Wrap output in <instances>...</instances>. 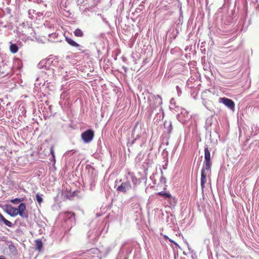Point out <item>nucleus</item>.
Segmentation results:
<instances>
[{"instance_id": "nucleus-1", "label": "nucleus", "mask_w": 259, "mask_h": 259, "mask_svg": "<svg viewBox=\"0 0 259 259\" xmlns=\"http://www.w3.org/2000/svg\"><path fill=\"white\" fill-rule=\"evenodd\" d=\"M139 131H140L141 132L142 131L141 128L140 129L136 128H134L133 135L134 137L135 136V138L133 141L132 143L133 144L136 141L141 140V143H140V146H142V144L146 142L147 136L145 131H143L140 134H139Z\"/></svg>"}, {"instance_id": "nucleus-2", "label": "nucleus", "mask_w": 259, "mask_h": 259, "mask_svg": "<svg viewBox=\"0 0 259 259\" xmlns=\"http://www.w3.org/2000/svg\"><path fill=\"white\" fill-rule=\"evenodd\" d=\"M94 137V132L92 130H88L83 132L81 135V139L84 143H89L91 142Z\"/></svg>"}, {"instance_id": "nucleus-3", "label": "nucleus", "mask_w": 259, "mask_h": 259, "mask_svg": "<svg viewBox=\"0 0 259 259\" xmlns=\"http://www.w3.org/2000/svg\"><path fill=\"white\" fill-rule=\"evenodd\" d=\"M204 166L207 170H210L211 168V162L210 160V153L208 147L204 148Z\"/></svg>"}, {"instance_id": "nucleus-4", "label": "nucleus", "mask_w": 259, "mask_h": 259, "mask_svg": "<svg viewBox=\"0 0 259 259\" xmlns=\"http://www.w3.org/2000/svg\"><path fill=\"white\" fill-rule=\"evenodd\" d=\"M132 188V185L130 182H125L122 183L120 186H119L116 190L118 192H122L126 193L127 191Z\"/></svg>"}, {"instance_id": "nucleus-5", "label": "nucleus", "mask_w": 259, "mask_h": 259, "mask_svg": "<svg viewBox=\"0 0 259 259\" xmlns=\"http://www.w3.org/2000/svg\"><path fill=\"white\" fill-rule=\"evenodd\" d=\"M220 102L223 103L225 106L230 109L234 110L235 108V103L233 100L227 98H220L219 99Z\"/></svg>"}, {"instance_id": "nucleus-6", "label": "nucleus", "mask_w": 259, "mask_h": 259, "mask_svg": "<svg viewBox=\"0 0 259 259\" xmlns=\"http://www.w3.org/2000/svg\"><path fill=\"white\" fill-rule=\"evenodd\" d=\"M66 41L71 46L73 47H75L78 49V50L81 51V53H84L85 51L82 50L83 47L80 46L79 44L76 42L72 39L70 37H65Z\"/></svg>"}, {"instance_id": "nucleus-7", "label": "nucleus", "mask_w": 259, "mask_h": 259, "mask_svg": "<svg viewBox=\"0 0 259 259\" xmlns=\"http://www.w3.org/2000/svg\"><path fill=\"white\" fill-rule=\"evenodd\" d=\"M205 170H207L205 167L203 166L201 171V186L202 189L205 187V184L206 182V173Z\"/></svg>"}, {"instance_id": "nucleus-8", "label": "nucleus", "mask_w": 259, "mask_h": 259, "mask_svg": "<svg viewBox=\"0 0 259 259\" xmlns=\"http://www.w3.org/2000/svg\"><path fill=\"white\" fill-rule=\"evenodd\" d=\"M17 208H14L11 206L6 209V212L11 217H15L18 215V212L17 211Z\"/></svg>"}, {"instance_id": "nucleus-9", "label": "nucleus", "mask_w": 259, "mask_h": 259, "mask_svg": "<svg viewBox=\"0 0 259 259\" xmlns=\"http://www.w3.org/2000/svg\"><path fill=\"white\" fill-rule=\"evenodd\" d=\"M10 51L13 54H15L18 51V47L15 44L10 42Z\"/></svg>"}, {"instance_id": "nucleus-10", "label": "nucleus", "mask_w": 259, "mask_h": 259, "mask_svg": "<svg viewBox=\"0 0 259 259\" xmlns=\"http://www.w3.org/2000/svg\"><path fill=\"white\" fill-rule=\"evenodd\" d=\"M0 221H3L4 223L7 226L9 227H12V223L6 220L1 213H0Z\"/></svg>"}, {"instance_id": "nucleus-11", "label": "nucleus", "mask_w": 259, "mask_h": 259, "mask_svg": "<svg viewBox=\"0 0 259 259\" xmlns=\"http://www.w3.org/2000/svg\"><path fill=\"white\" fill-rule=\"evenodd\" d=\"M66 217L71 222L75 221V214L73 212H68L66 213Z\"/></svg>"}, {"instance_id": "nucleus-12", "label": "nucleus", "mask_w": 259, "mask_h": 259, "mask_svg": "<svg viewBox=\"0 0 259 259\" xmlns=\"http://www.w3.org/2000/svg\"><path fill=\"white\" fill-rule=\"evenodd\" d=\"M18 214L19 213L18 212H23L26 209V205L24 203H21L19 204L18 208H17Z\"/></svg>"}, {"instance_id": "nucleus-13", "label": "nucleus", "mask_w": 259, "mask_h": 259, "mask_svg": "<svg viewBox=\"0 0 259 259\" xmlns=\"http://www.w3.org/2000/svg\"><path fill=\"white\" fill-rule=\"evenodd\" d=\"M74 34L77 37H82L83 36V32L79 28H77L74 30Z\"/></svg>"}, {"instance_id": "nucleus-14", "label": "nucleus", "mask_w": 259, "mask_h": 259, "mask_svg": "<svg viewBox=\"0 0 259 259\" xmlns=\"http://www.w3.org/2000/svg\"><path fill=\"white\" fill-rule=\"evenodd\" d=\"M35 245H36V248L38 249V250H40L41 247H42V242L40 240H36L35 241Z\"/></svg>"}, {"instance_id": "nucleus-15", "label": "nucleus", "mask_w": 259, "mask_h": 259, "mask_svg": "<svg viewBox=\"0 0 259 259\" xmlns=\"http://www.w3.org/2000/svg\"><path fill=\"white\" fill-rule=\"evenodd\" d=\"M23 201V198H15L14 199H12L11 201L12 203L14 204H18Z\"/></svg>"}, {"instance_id": "nucleus-16", "label": "nucleus", "mask_w": 259, "mask_h": 259, "mask_svg": "<svg viewBox=\"0 0 259 259\" xmlns=\"http://www.w3.org/2000/svg\"><path fill=\"white\" fill-rule=\"evenodd\" d=\"M158 195H159L165 198H168L170 197V194L164 192H160L158 193Z\"/></svg>"}, {"instance_id": "nucleus-17", "label": "nucleus", "mask_w": 259, "mask_h": 259, "mask_svg": "<svg viewBox=\"0 0 259 259\" xmlns=\"http://www.w3.org/2000/svg\"><path fill=\"white\" fill-rule=\"evenodd\" d=\"M36 199L39 204H40L43 201L41 196L39 194L36 195Z\"/></svg>"}, {"instance_id": "nucleus-18", "label": "nucleus", "mask_w": 259, "mask_h": 259, "mask_svg": "<svg viewBox=\"0 0 259 259\" xmlns=\"http://www.w3.org/2000/svg\"><path fill=\"white\" fill-rule=\"evenodd\" d=\"M18 214H19L22 218L27 219L28 217V214L27 213L23 212H18Z\"/></svg>"}, {"instance_id": "nucleus-19", "label": "nucleus", "mask_w": 259, "mask_h": 259, "mask_svg": "<svg viewBox=\"0 0 259 259\" xmlns=\"http://www.w3.org/2000/svg\"><path fill=\"white\" fill-rule=\"evenodd\" d=\"M155 100L157 101V102L158 104L160 105L162 104V98L159 95H157L155 97Z\"/></svg>"}, {"instance_id": "nucleus-20", "label": "nucleus", "mask_w": 259, "mask_h": 259, "mask_svg": "<svg viewBox=\"0 0 259 259\" xmlns=\"http://www.w3.org/2000/svg\"><path fill=\"white\" fill-rule=\"evenodd\" d=\"M175 107V101L174 98L170 100V108L174 109Z\"/></svg>"}, {"instance_id": "nucleus-21", "label": "nucleus", "mask_w": 259, "mask_h": 259, "mask_svg": "<svg viewBox=\"0 0 259 259\" xmlns=\"http://www.w3.org/2000/svg\"><path fill=\"white\" fill-rule=\"evenodd\" d=\"M50 152L52 154V156L54 157V162H55V153L54 151V148L51 147L50 148Z\"/></svg>"}, {"instance_id": "nucleus-22", "label": "nucleus", "mask_w": 259, "mask_h": 259, "mask_svg": "<svg viewBox=\"0 0 259 259\" xmlns=\"http://www.w3.org/2000/svg\"><path fill=\"white\" fill-rule=\"evenodd\" d=\"M169 241L174 243L175 244V245H176V246H178V244L176 242H175L173 240H172L171 239H169Z\"/></svg>"}, {"instance_id": "nucleus-23", "label": "nucleus", "mask_w": 259, "mask_h": 259, "mask_svg": "<svg viewBox=\"0 0 259 259\" xmlns=\"http://www.w3.org/2000/svg\"><path fill=\"white\" fill-rule=\"evenodd\" d=\"M9 249H10V250H12L13 249H15V246H14V245H10V246H9Z\"/></svg>"}, {"instance_id": "nucleus-24", "label": "nucleus", "mask_w": 259, "mask_h": 259, "mask_svg": "<svg viewBox=\"0 0 259 259\" xmlns=\"http://www.w3.org/2000/svg\"><path fill=\"white\" fill-rule=\"evenodd\" d=\"M42 63H43V61H41V62H40L39 63V64H38V66H39V67L40 68L42 66H41V65L42 64Z\"/></svg>"}, {"instance_id": "nucleus-25", "label": "nucleus", "mask_w": 259, "mask_h": 259, "mask_svg": "<svg viewBox=\"0 0 259 259\" xmlns=\"http://www.w3.org/2000/svg\"><path fill=\"white\" fill-rule=\"evenodd\" d=\"M0 259H7V258L5 257H4V256H1Z\"/></svg>"}, {"instance_id": "nucleus-26", "label": "nucleus", "mask_w": 259, "mask_h": 259, "mask_svg": "<svg viewBox=\"0 0 259 259\" xmlns=\"http://www.w3.org/2000/svg\"><path fill=\"white\" fill-rule=\"evenodd\" d=\"M177 90L178 91V86L176 87Z\"/></svg>"}, {"instance_id": "nucleus-27", "label": "nucleus", "mask_w": 259, "mask_h": 259, "mask_svg": "<svg viewBox=\"0 0 259 259\" xmlns=\"http://www.w3.org/2000/svg\"><path fill=\"white\" fill-rule=\"evenodd\" d=\"M52 161H54V157H52Z\"/></svg>"}, {"instance_id": "nucleus-28", "label": "nucleus", "mask_w": 259, "mask_h": 259, "mask_svg": "<svg viewBox=\"0 0 259 259\" xmlns=\"http://www.w3.org/2000/svg\"><path fill=\"white\" fill-rule=\"evenodd\" d=\"M176 117H177V118H178V114H177V115H176Z\"/></svg>"}, {"instance_id": "nucleus-29", "label": "nucleus", "mask_w": 259, "mask_h": 259, "mask_svg": "<svg viewBox=\"0 0 259 259\" xmlns=\"http://www.w3.org/2000/svg\"><path fill=\"white\" fill-rule=\"evenodd\" d=\"M165 237L168 238L167 236H165Z\"/></svg>"}, {"instance_id": "nucleus-30", "label": "nucleus", "mask_w": 259, "mask_h": 259, "mask_svg": "<svg viewBox=\"0 0 259 259\" xmlns=\"http://www.w3.org/2000/svg\"><path fill=\"white\" fill-rule=\"evenodd\" d=\"M175 259L176 258V255H175Z\"/></svg>"}]
</instances>
